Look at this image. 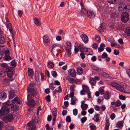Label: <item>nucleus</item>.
<instances>
[{"label":"nucleus","instance_id":"nucleus-4","mask_svg":"<svg viewBox=\"0 0 130 130\" xmlns=\"http://www.w3.org/2000/svg\"><path fill=\"white\" fill-rule=\"evenodd\" d=\"M9 112L8 107L5 106H3L0 110V114L4 116L8 114Z\"/></svg>","mask_w":130,"mask_h":130},{"label":"nucleus","instance_id":"nucleus-32","mask_svg":"<svg viewBox=\"0 0 130 130\" xmlns=\"http://www.w3.org/2000/svg\"><path fill=\"white\" fill-rule=\"evenodd\" d=\"M95 40L98 43L100 42L101 40L100 37L98 35H96L95 36Z\"/></svg>","mask_w":130,"mask_h":130},{"label":"nucleus","instance_id":"nucleus-27","mask_svg":"<svg viewBox=\"0 0 130 130\" xmlns=\"http://www.w3.org/2000/svg\"><path fill=\"white\" fill-rule=\"evenodd\" d=\"M105 47V45L103 43H102L100 44V46L98 48L99 51L101 52L104 49V47Z\"/></svg>","mask_w":130,"mask_h":130},{"label":"nucleus","instance_id":"nucleus-44","mask_svg":"<svg viewBox=\"0 0 130 130\" xmlns=\"http://www.w3.org/2000/svg\"><path fill=\"white\" fill-rule=\"evenodd\" d=\"M4 59L5 60L7 61L10 60L11 59V57L9 55L5 56Z\"/></svg>","mask_w":130,"mask_h":130},{"label":"nucleus","instance_id":"nucleus-37","mask_svg":"<svg viewBox=\"0 0 130 130\" xmlns=\"http://www.w3.org/2000/svg\"><path fill=\"white\" fill-rule=\"evenodd\" d=\"M122 6L120 7V6H119V10L120 12H125L124 10V8L123 7H122Z\"/></svg>","mask_w":130,"mask_h":130},{"label":"nucleus","instance_id":"nucleus-19","mask_svg":"<svg viewBox=\"0 0 130 130\" xmlns=\"http://www.w3.org/2000/svg\"><path fill=\"white\" fill-rule=\"evenodd\" d=\"M121 104L120 101L119 100H118L115 102H111V105H114L117 107L119 106Z\"/></svg>","mask_w":130,"mask_h":130},{"label":"nucleus","instance_id":"nucleus-61","mask_svg":"<svg viewBox=\"0 0 130 130\" xmlns=\"http://www.w3.org/2000/svg\"><path fill=\"white\" fill-rule=\"evenodd\" d=\"M90 128L91 130H95L96 129V127L94 126L91 125L90 126Z\"/></svg>","mask_w":130,"mask_h":130},{"label":"nucleus","instance_id":"nucleus-53","mask_svg":"<svg viewBox=\"0 0 130 130\" xmlns=\"http://www.w3.org/2000/svg\"><path fill=\"white\" fill-rule=\"evenodd\" d=\"M76 86L74 85H71L70 87V90L72 91H73L74 90V88Z\"/></svg>","mask_w":130,"mask_h":130},{"label":"nucleus","instance_id":"nucleus-64","mask_svg":"<svg viewBox=\"0 0 130 130\" xmlns=\"http://www.w3.org/2000/svg\"><path fill=\"white\" fill-rule=\"evenodd\" d=\"M118 41L121 44H123L124 43L123 39L122 38H120L118 40Z\"/></svg>","mask_w":130,"mask_h":130},{"label":"nucleus","instance_id":"nucleus-1","mask_svg":"<svg viewBox=\"0 0 130 130\" xmlns=\"http://www.w3.org/2000/svg\"><path fill=\"white\" fill-rule=\"evenodd\" d=\"M127 85L122 83H119L117 89L120 91L122 92H125L127 91Z\"/></svg>","mask_w":130,"mask_h":130},{"label":"nucleus","instance_id":"nucleus-39","mask_svg":"<svg viewBox=\"0 0 130 130\" xmlns=\"http://www.w3.org/2000/svg\"><path fill=\"white\" fill-rule=\"evenodd\" d=\"M47 67L49 68H52L54 67V64L52 62H50L48 64Z\"/></svg>","mask_w":130,"mask_h":130},{"label":"nucleus","instance_id":"nucleus-9","mask_svg":"<svg viewBox=\"0 0 130 130\" xmlns=\"http://www.w3.org/2000/svg\"><path fill=\"white\" fill-rule=\"evenodd\" d=\"M15 105H13L12 104H10L9 101H8L6 102L5 104L3 106H5L9 108L10 109L11 111H14L15 110Z\"/></svg>","mask_w":130,"mask_h":130},{"label":"nucleus","instance_id":"nucleus-40","mask_svg":"<svg viewBox=\"0 0 130 130\" xmlns=\"http://www.w3.org/2000/svg\"><path fill=\"white\" fill-rule=\"evenodd\" d=\"M6 75V72L5 71H0V77H3Z\"/></svg>","mask_w":130,"mask_h":130},{"label":"nucleus","instance_id":"nucleus-24","mask_svg":"<svg viewBox=\"0 0 130 130\" xmlns=\"http://www.w3.org/2000/svg\"><path fill=\"white\" fill-rule=\"evenodd\" d=\"M6 97V94L4 92H0V99H4Z\"/></svg>","mask_w":130,"mask_h":130},{"label":"nucleus","instance_id":"nucleus-47","mask_svg":"<svg viewBox=\"0 0 130 130\" xmlns=\"http://www.w3.org/2000/svg\"><path fill=\"white\" fill-rule=\"evenodd\" d=\"M50 96L49 95H48L45 97V98L46 101L48 102L51 101Z\"/></svg>","mask_w":130,"mask_h":130},{"label":"nucleus","instance_id":"nucleus-12","mask_svg":"<svg viewBox=\"0 0 130 130\" xmlns=\"http://www.w3.org/2000/svg\"><path fill=\"white\" fill-rule=\"evenodd\" d=\"M7 28H8L9 29V31L11 32V33L12 34V38L13 39V37L14 36L15 34V32L13 31L12 28V26L11 24L10 23H8L7 24Z\"/></svg>","mask_w":130,"mask_h":130},{"label":"nucleus","instance_id":"nucleus-43","mask_svg":"<svg viewBox=\"0 0 130 130\" xmlns=\"http://www.w3.org/2000/svg\"><path fill=\"white\" fill-rule=\"evenodd\" d=\"M81 81L78 80V79H76V80H74V81L73 82V83H74L75 84H80L81 83Z\"/></svg>","mask_w":130,"mask_h":130},{"label":"nucleus","instance_id":"nucleus-55","mask_svg":"<svg viewBox=\"0 0 130 130\" xmlns=\"http://www.w3.org/2000/svg\"><path fill=\"white\" fill-rule=\"evenodd\" d=\"M66 120L67 122H70L71 121V119L70 116H67V117Z\"/></svg>","mask_w":130,"mask_h":130},{"label":"nucleus","instance_id":"nucleus-10","mask_svg":"<svg viewBox=\"0 0 130 130\" xmlns=\"http://www.w3.org/2000/svg\"><path fill=\"white\" fill-rule=\"evenodd\" d=\"M12 103L13 105H15L16 110L17 108V105L18 104H20V101L19 98L18 97L15 98L12 100Z\"/></svg>","mask_w":130,"mask_h":130},{"label":"nucleus","instance_id":"nucleus-51","mask_svg":"<svg viewBox=\"0 0 130 130\" xmlns=\"http://www.w3.org/2000/svg\"><path fill=\"white\" fill-rule=\"evenodd\" d=\"M11 66L13 67H15L16 66V63H15V62L14 60H13L11 62Z\"/></svg>","mask_w":130,"mask_h":130},{"label":"nucleus","instance_id":"nucleus-50","mask_svg":"<svg viewBox=\"0 0 130 130\" xmlns=\"http://www.w3.org/2000/svg\"><path fill=\"white\" fill-rule=\"evenodd\" d=\"M51 73L52 76L54 77H56L57 74L55 71H52Z\"/></svg>","mask_w":130,"mask_h":130},{"label":"nucleus","instance_id":"nucleus-42","mask_svg":"<svg viewBox=\"0 0 130 130\" xmlns=\"http://www.w3.org/2000/svg\"><path fill=\"white\" fill-rule=\"evenodd\" d=\"M111 97L110 93L108 91H106V99H109Z\"/></svg>","mask_w":130,"mask_h":130},{"label":"nucleus","instance_id":"nucleus-13","mask_svg":"<svg viewBox=\"0 0 130 130\" xmlns=\"http://www.w3.org/2000/svg\"><path fill=\"white\" fill-rule=\"evenodd\" d=\"M105 23H102L97 29V30L100 32H103L105 28Z\"/></svg>","mask_w":130,"mask_h":130},{"label":"nucleus","instance_id":"nucleus-38","mask_svg":"<svg viewBox=\"0 0 130 130\" xmlns=\"http://www.w3.org/2000/svg\"><path fill=\"white\" fill-rule=\"evenodd\" d=\"M76 98L75 97L72 98L71 100V104L72 105H74L75 103V101Z\"/></svg>","mask_w":130,"mask_h":130},{"label":"nucleus","instance_id":"nucleus-17","mask_svg":"<svg viewBox=\"0 0 130 130\" xmlns=\"http://www.w3.org/2000/svg\"><path fill=\"white\" fill-rule=\"evenodd\" d=\"M123 123L124 121H119L117 123L116 126L119 128H121V129L123 126Z\"/></svg>","mask_w":130,"mask_h":130},{"label":"nucleus","instance_id":"nucleus-59","mask_svg":"<svg viewBox=\"0 0 130 130\" xmlns=\"http://www.w3.org/2000/svg\"><path fill=\"white\" fill-rule=\"evenodd\" d=\"M88 111L90 113L92 114L94 112V110L92 108H91L88 110Z\"/></svg>","mask_w":130,"mask_h":130},{"label":"nucleus","instance_id":"nucleus-34","mask_svg":"<svg viewBox=\"0 0 130 130\" xmlns=\"http://www.w3.org/2000/svg\"><path fill=\"white\" fill-rule=\"evenodd\" d=\"M88 10L85 9H82L81 11V12L82 13H83L84 14H87L88 11Z\"/></svg>","mask_w":130,"mask_h":130},{"label":"nucleus","instance_id":"nucleus-33","mask_svg":"<svg viewBox=\"0 0 130 130\" xmlns=\"http://www.w3.org/2000/svg\"><path fill=\"white\" fill-rule=\"evenodd\" d=\"M99 115L98 114H95L94 116L93 120L96 122L98 121L99 120V119L98 116Z\"/></svg>","mask_w":130,"mask_h":130},{"label":"nucleus","instance_id":"nucleus-18","mask_svg":"<svg viewBox=\"0 0 130 130\" xmlns=\"http://www.w3.org/2000/svg\"><path fill=\"white\" fill-rule=\"evenodd\" d=\"M80 37L84 42L86 43L88 42V37L86 35L84 34H83L80 36Z\"/></svg>","mask_w":130,"mask_h":130},{"label":"nucleus","instance_id":"nucleus-8","mask_svg":"<svg viewBox=\"0 0 130 130\" xmlns=\"http://www.w3.org/2000/svg\"><path fill=\"white\" fill-rule=\"evenodd\" d=\"M35 123V120L34 119H32L27 123V125L28 126L30 127L29 128V130H34L35 129L36 127Z\"/></svg>","mask_w":130,"mask_h":130},{"label":"nucleus","instance_id":"nucleus-14","mask_svg":"<svg viewBox=\"0 0 130 130\" xmlns=\"http://www.w3.org/2000/svg\"><path fill=\"white\" fill-rule=\"evenodd\" d=\"M27 104L29 107H33L35 105V101L33 99L29 100L27 102Z\"/></svg>","mask_w":130,"mask_h":130},{"label":"nucleus","instance_id":"nucleus-52","mask_svg":"<svg viewBox=\"0 0 130 130\" xmlns=\"http://www.w3.org/2000/svg\"><path fill=\"white\" fill-rule=\"evenodd\" d=\"M73 113L74 115L76 116L77 114V110L76 109H75L73 110Z\"/></svg>","mask_w":130,"mask_h":130},{"label":"nucleus","instance_id":"nucleus-6","mask_svg":"<svg viewBox=\"0 0 130 130\" xmlns=\"http://www.w3.org/2000/svg\"><path fill=\"white\" fill-rule=\"evenodd\" d=\"M13 119V117L12 114H9L5 117L3 118V121L6 123L11 121Z\"/></svg>","mask_w":130,"mask_h":130},{"label":"nucleus","instance_id":"nucleus-29","mask_svg":"<svg viewBox=\"0 0 130 130\" xmlns=\"http://www.w3.org/2000/svg\"><path fill=\"white\" fill-rule=\"evenodd\" d=\"M83 90L86 92H88L89 91V87L86 85H84L82 86Z\"/></svg>","mask_w":130,"mask_h":130},{"label":"nucleus","instance_id":"nucleus-49","mask_svg":"<svg viewBox=\"0 0 130 130\" xmlns=\"http://www.w3.org/2000/svg\"><path fill=\"white\" fill-rule=\"evenodd\" d=\"M108 2L110 4H115L116 3V0H107Z\"/></svg>","mask_w":130,"mask_h":130},{"label":"nucleus","instance_id":"nucleus-28","mask_svg":"<svg viewBox=\"0 0 130 130\" xmlns=\"http://www.w3.org/2000/svg\"><path fill=\"white\" fill-rule=\"evenodd\" d=\"M10 80L12 81V80L9 79L8 78H7L4 79L3 80V84L5 85H7Z\"/></svg>","mask_w":130,"mask_h":130},{"label":"nucleus","instance_id":"nucleus-36","mask_svg":"<svg viewBox=\"0 0 130 130\" xmlns=\"http://www.w3.org/2000/svg\"><path fill=\"white\" fill-rule=\"evenodd\" d=\"M66 79L68 80L69 82L70 83H73L74 79L72 78H70L69 77H67Z\"/></svg>","mask_w":130,"mask_h":130},{"label":"nucleus","instance_id":"nucleus-11","mask_svg":"<svg viewBox=\"0 0 130 130\" xmlns=\"http://www.w3.org/2000/svg\"><path fill=\"white\" fill-rule=\"evenodd\" d=\"M106 83L107 84L111 86L115 87L117 89V87H118L119 83H117L115 81H109V80H106Z\"/></svg>","mask_w":130,"mask_h":130},{"label":"nucleus","instance_id":"nucleus-22","mask_svg":"<svg viewBox=\"0 0 130 130\" xmlns=\"http://www.w3.org/2000/svg\"><path fill=\"white\" fill-rule=\"evenodd\" d=\"M89 82L92 86L95 85L96 83L95 79L92 78L89 79Z\"/></svg>","mask_w":130,"mask_h":130},{"label":"nucleus","instance_id":"nucleus-56","mask_svg":"<svg viewBox=\"0 0 130 130\" xmlns=\"http://www.w3.org/2000/svg\"><path fill=\"white\" fill-rule=\"evenodd\" d=\"M115 117V115L114 113H112L110 115V117L111 119L113 120Z\"/></svg>","mask_w":130,"mask_h":130},{"label":"nucleus","instance_id":"nucleus-2","mask_svg":"<svg viewBox=\"0 0 130 130\" xmlns=\"http://www.w3.org/2000/svg\"><path fill=\"white\" fill-rule=\"evenodd\" d=\"M34 84L32 83L30 84L27 87V91L28 92H30V95L33 96H36L37 93L34 88H32Z\"/></svg>","mask_w":130,"mask_h":130},{"label":"nucleus","instance_id":"nucleus-46","mask_svg":"<svg viewBox=\"0 0 130 130\" xmlns=\"http://www.w3.org/2000/svg\"><path fill=\"white\" fill-rule=\"evenodd\" d=\"M66 51L67 53V55L68 57H70L71 55V53H70V50L68 48L66 49Z\"/></svg>","mask_w":130,"mask_h":130},{"label":"nucleus","instance_id":"nucleus-21","mask_svg":"<svg viewBox=\"0 0 130 130\" xmlns=\"http://www.w3.org/2000/svg\"><path fill=\"white\" fill-rule=\"evenodd\" d=\"M34 23L37 26H40L41 25L40 21L37 18H35L34 19Z\"/></svg>","mask_w":130,"mask_h":130},{"label":"nucleus","instance_id":"nucleus-41","mask_svg":"<svg viewBox=\"0 0 130 130\" xmlns=\"http://www.w3.org/2000/svg\"><path fill=\"white\" fill-rule=\"evenodd\" d=\"M1 66L2 67L4 68H7L8 67V65L7 64L5 63H3L0 64Z\"/></svg>","mask_w":130,"mask_h":130},{"label":"nucleus","instance_id":"nucleus-58","mask_svg":"<svg viewBox=\"0 0 130 130\" xmlns=\"http://www.w3.org/2000/svg\"><path fill=\"white\" fill-rule=\"evenodd\" d=\"M119 97L120 99L123 100H125L126 99L125 96L122 95H120L119 96Z\"/></svg>","mask_w":130,"mask_h":130},{"label":"nucleus","instance_id":"nucleus-60","mask_svg":"<svg viewBox=\"0 0 130 130\" xmlns=\"http://www.w3.org/2000/svg\"><path fill=\"white\" fill-rule=\"evenodd\" d=\"M92 46L93 48L95 49H96L98 47V45L96 43H94L93 44H92Z\"/></svg>","mask_w":130,"mask_h":130},{"label":"nucleus","instance_id":"nucleus-15","mask_svg":"<svg viewBox=\"0 0 130 130\" xmlns=\"http://www.w3.org/2000/svg\"><path fill=\"white\" fill-rule=\"evenodd\" d=\"M68 74L71 77H74L76 76V73L74 70L73 69H70L68 72Z\"/></svg>","mask_w":130,"mask_h":130},{"label":"nucleus","instance_id":"nucleus-45","mask_svg":"<svg viewBox=\"0 0 130 130\" xmlns=\"http://www.w3.org/2000/svg\"><path fill=\"white\" fill-rule=\"evenodd\" d=\"M109 120L107 119L106 120V130H108L110 123H109Z\"/></svg>","mask_w":130,"mask_h":130},{"label":"nucleus","instance_id":"nucleus-30","mask_svg":"<svg viewBox=\"0 0 130 130\" xmlns=\"http://www.w3.org/2000/svg\"><path fill=\"white\" fill-rule=\"evenodd\" d=\"M5 39L4 36L0 35V44H3L5 42Z\"/></svg>","mask_w":130,"mask_h":130},{"label":"nucleus","instance_id":"nucleus-20","mask_svg":"<svg viewBox=\"0 0 130 130\" xmlns=\"http://www.w3.org/2000/svg\"><path fill=\"white\" fill-rule=\"evenodd\" d=\"M87 17L90 18H93L95 16V14L92 11H88L87 14Z\"/></svg>","mask_w":130,"mask_h":130},{"label":"nucleus","instance_id":"nucleus-35","mask_svg":"<svg viewBox=\"0 0 130 130\" xmlns=\"http://www.w3.org/2000/svg\"><path fill=\"white\" fill-rule=\"evenodd\" d=\"M77 71L79 75L82 74L83 72V70L81 67H79L77 69Z\"/></svg>","mask_w":130,"mask_h":130},{"label":"nucleus","instance_id":"nucleus-54","mask_svg":"<svg viewBox=\"0 0 130 130\" xmlns=\"http://www.w3.org/2000/svg\"><path fill=\"white\" fill-rule=\"evenodd\" d=\"M56 46H57V45H56V44H52L51 45V47H50V48H51V52L53 51V48Z\"/></svg>","mask_w":130,"mask_h":130},{"label":"nucleus","instance_id":"nucleus-26","mask_svg":"<svg viewBox=\"0 0 130 130\" xmlns=\"http://www.w3.org/2000/svg\"><path fill=\"white\" fill-rule=\"evenodd\" d=\"M124 32L128 36H130V27H127L125 29Z\"/></svg>","mask_w":130,"mask_h":130},{"label":"nucleus","instance_id":"nucleus-3","mask_svg":"<svg viewBox=\"0 0 130 130\" xmlns=\"http://www.w3.org/2000/svg\"><path fill=\"white\" fill-rule=\"evenodd\" d=\"M129 15L127 12H123L121 15V21L123 22H127L129 19Z\"/></svg>","mask_w":130,"mask_h":130},{"label":"nucleus","instance_id":"nucleus-23","mask_svg":"<svg viewBox=\"0 0 130 130\" xmlns=\"http://www.w3.org/2000/svg\"><path fill=\"white\" fill-rule=\"evenodd\" d=\"M15 96V92L13 90L9 92V98L10 99H11Z\"/></svg>","mask_w":130,"mask_h":130},{"label":"nucleus","instance_id":"nucleus-16","mask_svg":"<svg viewBox=\"0 0 130 130\" xmlns=\"http://www.w3.org/2000/svg\"><path fill=\"white\" fill-rule=\"evenodd\" d=\"M119 15V13L117 11L111 12L110 17L112 18H115Z\"/></svg>","mask_w":130,"mask_h":130},{"label":"nucleus","instance_id":"nucleus-57","mask_svg":"<svg viewBox=\"0 0 130 130\" xmlns=\"http://www.w3.org/2000/svg\"><path fill=\"white\" fill-rule=\"evenodd\" d=\"M113 53L116 55H118L119 54V51L118 50H115L114 51Z\"/></svg>","mask_w":130,"mask_h":130},{"label":"nucleus","instance_id":"nucleus-25","mask_svg":"<svg viewBox=\"0 0 130 130\" xmlns=\"http://www.w3.org/2000/svg\"><path fill=\"white\" fill-rule=\"evenodd\" d=\"M28 76L31 78H32L34 73L32 69L28 68Z\"/></svg>","mask_w":130,"mask_h":130},{"label":"nucleus","instance_id":"nucleus-63","mask_svg":"<svg viewBox=\"0 0 130 130\" xmlns=\"http://www.w3.org/2000/svg\"><path fill=\"white\" fill-rule=\"evenodd\" d=\"M95 109L97 111H99L100 110V108L99 106L97 105H96L94 106Z\"/></svg>","mask_w":130,"mask_h":130},{"label":"nucleus","instance_id":"nucleus-31","mask_svg":"<svg viewBox=\"0 0 130 130\" xmlns=\"http://www.w3.org/2000/svg\"><path fill=\"white\" fill-rule=\"evenodd\" d=\"M82 109L84 110L87 109L88 107V105L86 104H81V106Z\"/></svg>","mask_w":130,"mask_h":130},{"label":"nucleus","instance_id":"nucleus-7","mask_svg":"<svg viewBox=\"0 0 130 130\" xmlns=\"http://www.w3.org/2000/svg\"><path fill=\"white\" fill-rule=\"evenodd\" d=\"M43 44L46 46H48L50 44V39L46 35H44L43 37Z\"/></svg>","mask_w":130,"mask_h":130},{"label":"nucleus","instance_id":"nucleus-62","mask_svg":"<svg viewBox=\"0 0 130 130\" xmlns=\"http://www.w3.org/2000/svg\"><path fill=\"white\" fill-rule=\"evenodd\" d=\"M80 55L82 59H83L85 58V55L83 53V52H82L81 53H80Z\"/></svg>","mask_w":130,"mask_h":130},{"label":"nucleus","instance_id":"nucleus-5","mask_svg":"<svg viewBox=\"0 0 130 130\" xmlns=\"http://www.w3.org/2000/svg\"><path fill=\"white\" fill-rule=\"evenodd\" d=\"M6 72L8 77L11 78L13 75V69L12 67H8L6 69Z\"/></svg>","mask_w":130,"mask_h":130},{"label":"nucleus","instance_id":"nucleus-48","mask_svg":"<svg viewBox=\"0 0 130 130\" xmlns=\"http://www.w3.org/2000/svg\"><path fill=\"white\" fill-rule=\"evenodd\" d=\"M87 118L84 117L81 118L80 120L82 123H84L87 120Z\"/></svg>","mask_w":130,"mask_h":130}]
</instances>
